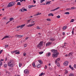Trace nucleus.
<instances>
[{"label":"nucleus","mask_w":76,"mask_h":76,"mask_svg":"<svg viewBox=\"0 0 76 76\" xmlns=\"http://www.w3.org/2000/svg\"><path fill=\"white\" fill-rule=\"evenodd\" d=\"M51 51L54 53L52 54L53 57L54 58L57 57V55L59 54V53L58 52V51L57 50L52 49Z\"/></svg>","instance_id":"nucleus-1"},{"label":"nucleus","mask_w":76,"mask_h":76,"mask_svg":"<svg viewBox=\"0 0 76 76\" xmlns=\"http://www.w3.org/2000/svg\"><path fill=\"white\" fill-rule=\"evenodd\" d=\"M14 63L13 61L12 60H10L7 63L8 66L10 67H12L13 66Z\"/></svg>","instance_id":"nucleus-2"},{"label":"nucleus","mask_w":76,"mask_h":76,"mask_svg":"<svg viewBox=\"0 0 76 76\" xmlns=\"http://www.w3.org/2000/svg\"><path fill=\"white\" fill-rule=\"evenodd\" d=\"M44 44V42L43 41L40 42L37 45V48H39V49H41L42 48Z\"/></svg>","instance_id":"nucleus-3"},{"label":"nucleus","mask_w":76,"mask_h":76,"mask_svg":"<svg viewBox=\"0 0 76 76\" xmlns=\"http://www.w3.org/2000/svg\"><path fill=\"white\" fill-rule=\"evenodd\" d=\"M15 2L13 1L11 2L8 4V7H12V6H13L15 5Z\"/></svg>","instance_id":"nucleus-4"},{"label":"nucleus","mask_w":76,"mask_h":76,"mask_svg":"<svg viewBox=\"0 0 76 76\" xmlns=\"http://www.w3.org/2000/svg\"><path fill=\"white\" fill-rule=\"evenodd\" d=\"M24 72L26 74V75H28L29 73V71L28 69H26L24 71Z\"/></svg>","instance_id":"nucleus-5"},{"label":"nucleus","mask_w":76,"mask_h":76,"mask_svg":"<svg viewBox=\"0 0 76 76\" xmlns=\"http://www.w3.org/2000/svg\"><path fill=\"white\" fill-rule=\"evenodd\" d=\"M52 44V42H48L46 43V46H49V45H51V44Z\"/></svg>","instance_id":"nucleus-6"},{"label":"nucleus","mask_w":76,"mask_h":76,"mask_svg":"<svg viewBox=\"0 0 76 76\" xmlns=\"http://www.w3.org/2000/svg\"><path fill=\"white\" fill-rule=\"evenodd\" d=\"M35 24V23H34L31 24H29V25H28L27 26V27H31V26H34Z\"/></svg>","instance_id":"nucleus-7"},{"label":"nucleus","mask_w":76,"mask_h":76,"mask_svg":"<svg viewBox=\"0 0 76 76\" xmlns=\"http://www.w3.org/2000/svg\"><path fill=\"white\" fill-rule=\"evenodd\" d=\"M25 25H26L25 24H23V25H20V28L22 29V28H23V27H24V26H25Z\"/></svg>","instance_id":"nucleus-8"},{"label":"nucleus","mask_w":76,"mask_h":76,"mask_svg":"<svg viewBox=\"0 0 76 76\" xmlns=\"http://www.w3.org/2000/svg\"><path fill=\"white\" fill-rule=\"evenodd\" d=\"M60 9V7H58L54 10H51V11H55V10H57V9Z\"/></svg>","instance_id":"nucleus-9"},{"label":"nucleus","mask_w":76,"mask_h":76,"mask_svg":"<svg viewBox=\"0 0 76 76\" xmlns=\"http://www.w3.org/2000/svg\"><path fill=\"white\" fill-rule=\"evenodd\" d=\"M64 65L65 66H67V65H68V62L67 61L65 62H64Z\"/></svg>","instance_id":"nucleus-10"},{"label":"nucleus","mask_w":76,"mask_h":76,"mask_svg":"<svg viewBox=\"0 0 76 76\" xmlns=\"http://www.w3.org/2000/svg\"><path fill=\"white\" fill-rule=\"evenodd\" d=\"M60 60V58H58V59H57L55 61V62H58V61H59Z\"/></svg>","instance_id":"nucleus-11"},{"label":"nucleus","mask_w":76,"mask_h":76,"mask_svg":"<svg viewBox=\"0 0 76 76\" xmlns=\"http://www.w3.org/2000/svg\"><path fill=\"white\" fill-rule=\"evenodd\" d=\"M9 37L7 36H5L1 39V40H3L4 38H9Z\"/></svg>","instance_id":"nucleus-12"},{"label":"nucleus","mask_w":76,"mask_h":76,"mask_svg":"<svg viewBox=\"0 0 76 76\" xmlns=\"http://www.w3.org/2000/svg\"><path fill=\"white\" fill-rule=\"evenodd\" d=\"M73 53L72 52L68 54V57H70V56H71L72 55H73Z\"/></svg>","instance_id":"nucleus-13"},{"label":"nucleus","mask_w":76,"mask_h":76,"mask_svg":"<svg viewBox=\"0 0 76 76\" xmlns=\"http://www.w3.org/2000/svg\"><path fill=\"white\" fill-rule=\"evenodd\" d=\"M55 63L57 64V66L58 67H60V64L58 62H55Z\"/></svg>","instance_id":"nucleus-14"},{"label":"nucleus","mask_w":76,"mask_h":76,"mask_svg":"<svg viewBox=\"0 0 76 76\" xmlns=\"http://www.w3.org/2000/svg\"><path fill=\"white\" fill-rule=\"evenodd\" d=\"M67 26H65L63 27L62 28V29L65 30L66 29H67Z\"/></svg>","instance_id":"nucleus-15"},{"label":"nucleus","mask_w":76,"mask_h":76,"mask_svg":"<svg viewBox=\"0 0 76 76\" xmlns=\"http://www.w3.org/2000/svg\"><path fill=\"white\" fill-rule=\"evenodd\" d=\"M50 40L52 41H55V39L54 38H50Z\"/></svg>","instance_id":"nucleus-16"},{"label":"nucleus","mask_w":76,"mask_h":76,"mask_svg":"<svg viewBox=\"0 0 76 76\" xmlns=\"http://www.w3.org/2000/svg\"><path fill=\"white\" fill-rule=\"evenodd\" d=\"M37 67L38 68H39V67H41V64H37Z\"/></svg>","instance_id":"nucleus-17"},{"label":"nucleus","mask_w":76,"mask_h":76,"mask_svg":"<svg viewBox=\"0 0 76 76\" xmlns=\"http://www.w3.org/2000/svg\"><path fill=\"white\" fill-rule=\"evenodd\" d=\"M48 16H54V14L53 13H50L48 15Z\"/></svg>","instance_id":"nucleus-18"},{"label":"nucleus","mask_w":76,"mask_h":76,"mask_svg":"<svg viewBox=\"0 0 76 76\" xmlns=\"http://www.w3.org/2000/svg\"><path fill=\"white\" fill-rule=\"evenodd\" d=\"M69 67L70 68V69H72V70H74V68H73V67H72L71 66V65L69 66Z\"/></svg>","instance_id":"nucleus-19"},{"label":"nucleus","mask_w":76,"mask_h":76,"mask_svg":"<svg viewBox=\"0 0 76 76\" xmlns=\"http://www.w3.org/2000/svg\"><path fill=\"white\" fill-rule=\"evenodd\" d=\"M17 51L18 50H16L13 51L12 52L11 51V53L12 54H13V53H16V52H17Z\"/></svg>","instance_id":"nucleus-20"},{"label":"nucleus","mask_w":76,"mask_h":76,"mask_svg":"<svg viewBox=\"0 0 76 76\" xmlns=\"http://www.w3.org/2000/svg\"><path fill=\"white\" fill-rule=\"evenodd\" d=\"M32 66L34 67H36V66L35 65V63H33L32 64Z\"/></svg>","instance_id":"nucleus-21"},{"label":"nucleus","mask_w":76,"mask_h":76,"mask_svg":"<svg viewBox=\"0 0 76 76\" xmlns=\"http://www.w3.org/2000/svg\"><path fill=\"white\" fill-rule=\"evenodd\" d=\"M45 75V73H43V72H42L40 75H39V76H42V75Z\"/></svg>","instance_id":"nucleus-22"},{"label":"nucleus","mask_w":76,"mask_h":76,"mask_svg":"<svg viewBox=\"0 0 76 76\" xmlns=\"http://www.w3.org/2000/svg\"><path fill=\"white\" fill-rule=\"evenodd\" d=\"M38 61L39 63H40V64H42V61L41 60H39Z\"/></svg>","instance_id":"nucleus-23"},{"label":"nucleus","mask_w":76,"mask_h":76,"mask_svg":"<svg viewBox=\"0 0 76 76\" xmlns=\"http://www.w3.org/2000/svg\"><path fill=\"white\" fill-rule=\"evenodd\" d=\"M47 55L49 57V56H51V53L49 52L48 53V55L47 54Z\"/></svg>","instance_id":"nucleus-24"},{"label":"nucleus","mask_w":76,"mask_h":76,"mask_svg":"<svg viewBox=\"0 0 76 76\" xmlns=\"http://www.w3.org/2000/svg\"><path fill=\"white\" fill-rule=\"evenodd\" d=\"M4 68H6V67L7 66V64H4Z\"/></svg>","instance_id":"nucleus-25"},{"label":"nucleus","mask_w":76,"mask_h":76,"mask_svg":"<svg viewBox=\"0 0 76 76\" xmlns=\"http://www.w3.org/2000/svg\"><path fill=\"white\" fill-rule=\"evenodd\" d=\"M32 7H33V5H29L28 6V8L29 9H31Z\"/></svg>","instance_id":"nucleus-26"},{"label":"nucleus","mask_w":76,"mask_h":76,"mask_svg":"<svg viewBox=\"0 0 76 76\" xmlns=\"http://www.w3.org/2000/svg\"><path fill=\"white\" fill-rule=\"evenodd\" d=\"M13 19H14V18H10V21H12V20H13Z\"/></svg>","instance_id":"nucleus-27"},{"label":"nucleus","mask_w":76,"mask_h":76,"mask_svg":"<svg viewBox=\"0 0 76 76\" xmlns=\"http://www.w3.org/2000/svg\"><path fill=\"white\" fill-rule=\"evenodd\" d=\"M22 12H24L23 11V8L21 9L20 10V11Z\"/></svg>","instance_id":"nucleus-28"},{"label":"nucleus","mask_w":76,"mask_h":76,"mask_svg":"<svg viewBox=\"0 0 76 76\" xmlns=\"http://www.w3.org/2000/svg\"><path fill=\"white\" fill-rule=\"evenodd\" d=\"M50 2H51V1H48H48H47L46 2V5H47V4H50Z\"/></svg>","instance_id":"nucleus-29"},{"label":"nucleus","mask_w":76,"mask_h":76,"mask_svg":"<svg viewBox=\"0 0 76 76\" xmlns=\"http://www.w3.org/2000/svg\"><path fill=\"white\" fill-rule=\"evenodd\" d=\"M23 35H18V38H22V37H23Z\"/></svg>","instance_id":"nucleus-30"},{"label":"nucleus","mask_w":76,"mask_h":76,"mask_svg":"<svg viewBox=\"0 0 76 76\" xmlns=\"http://www.w3.org/2000/svg\"><path fill=\"white\" fill-rule=\"evenodd\" d=\"M71 10V9L70 8H66V10Z\"/></svg>","instance_id":"nucleus-31"},{"label":"nucleus","mask_w":76,"mask_h":76,"mask_svg":"<svg viewBox=\"0 0 76 76\" xmlns=\"http://www.w3.org/2000/svg\"><path fill=\"white\" fill-rule=\"evenodd\" d=\"M20 53H19V52H16L15 53V54H19Z\"/></svg>","instance_id":"nucleus-32"},{"label":"nucleus","mask_w":76,"mask_h":76,"mask_svg":"<svg viewBox=\"0 0 76 76\" xmlns=\"http://www.w3.org/2000/svg\"><path fill=\"white\" fill-rule=\"evenodd\" d=\"M66 15H69L70 14V13L69 12H65Z\"/></svg>","instance_id":"nucleus-33"},{"label":"nucleus","mask_w":76,"mask_h":76,"mask_svg":"<svg viewBox=\"0 0 76 76\" xmlns=\"http://www.w3.org/2000/svg\"><path fill=\"white\" fill-rule=\"evenodd\" d=\"M69 76H74V74L72 73H70L69 75Z\"/></svg>","instance_id":"nucleus-34"},{"label":"nucleus","mask_w":76,"mask_h":76,"mask_svg":"<svg viewBox=\"0 0 76 76\" xmlns=\"http://www.w3.org/2000/svg\"><path fill=\"white\" fill-rule=\"evenodd\" d=\"M2 64L3 63L1 61H0V67H1V65H2Z\"/></svg>","instance_id":"nucleus-35"},{"label":"nucleus","mask_w":76,"mask_h":76,"mask_svg":"<svg viewBox=\"0 0 76 76\" xmlns=\"http://www.w3.org/2000/svg\"><path fill=\"white\" fill-rule=\"evenodd\" d=\"M17 4L18 5H21V4H20V2H18Z\"/></svg>","instance_id":"nucleus-36"},{"label":"nucleus","mask_w":76,"mask_h":76,"mask_svg":"<svg viewBox=\"0 0 76 76\" xmlns=\"http://www.w3.org/2000/svg\"><path fill=\"white\" fill-rule=\"evenodd\" d=\"M68 73V71L66 70L65 72V74H67Z\"/></svg>","instance_id":"nucleus-37"},{"label":"nucleus","mask_w":76,"mask_h":76,"mask_svg":"<svg viewBox=\"0 0 76 76\" xmlns=\"http://www.w3.org/2000/svg\"><path fill=\"white\" fill-rule=\"evenodd\" d=\"M44 52H40L39 53V54H42Z\"/></svg>","instance_id":"nucleus-38"},{"label":"nucleus","mask_w":76,"mask_h":76,"mask_svg":"<svg viewBox=\"0 0 76 76\" xmlns=\"http://www.w3.org/2000/svg\"><path fill=\"white\" fill-rule=\"evenodd\" d=\"M22 63H20L19 64V67H21V66H22Z\"/></svg>","instance_id":"nucleus-39"},{"label":"nucleus","mask_w":76,"mask_h":76,"mask_svg":"<svg viewBox=\"0 0 76 76\" xmlns=\"http://www.w3.org/2000/svg\"><path fill=\"white\" fill-rule=\"evenodd\" d=\"M46 20H47V21H51V19H50L49 18L47 19Z\"/></svg>","instance_id":"nucleus-40"},{"label":"nucleus","mask_w":76,"mask_h":76,"mask_svg":"<svg viewBox=\"0 0 76 76\" xmlns=\"http://www.w3.org/2000/svg\"><path fill=\"white\" fill-rule=\"evenodd\" d=\"M45 1V0H41L40 1V3H42L43 1Z\"/></svg>","instance_id":"nucleus-41"},{"label":"nucleus","mask_w":76,"mask_h":76,"mask_svg":"<svg viewBox=\"0 0 76 76\" xmlns=\"http://www.w3.org/2000/svg\"><path fill=\"white\" fill-rule=\"evenodd\" d=\"M41 15V13H40L36 14V16H38V15Z\"/></svg>","instance_id":"nucleus-42"},{"label":"nucleus","mask_w":76,"mask_h":76,"mask_svg":"<svg viewBox=\"0 0 76 76\" xmlns=\"http://www.w3.org/2000/svg\"><path fill=\"white\" fill-rule=\"evenodd\" d=\"M23 11H27V9H24V8H23Z\"/></svg>","instance_id":"nucleus-43"},{"label":"nucleus","mask_w":76,"mask_h":76,"mask_svg":"<svg viewBox=\"0 0 76 76\" xmlns=\"http://www.w3.org/2000/svg\"><path fill=\"white\" fill-rule=\"evenodd\" d=\"M8 46H9V45H6L5 46V48H7V47H8Z\"/></svg>","instance_id":"nucleus-44"},{"label":"nucleus","mask_w":76,"mask_h":76,"mask_svg":"<svg viewBox=\"0 0 76 76\" xmlns=\"http://www.w3.org/2000/svg\"><path fill=\"white\" fill-rule=\"evenodd\" d=\"M26 55V53H24L23 54V56H25Z\"/></svg>","instance_id":"nucleus-45"},{"label":"nucleus","mask_w":76,"mask_h":76,"mask_svg":"<svg viewBox=\"0 0 76 76\" xmlns=\"http://www.w3.org/2000/svg\"><path fill=\"white\" fill-rule=\"evenodd\" d=\"M66 44H67V43H66V42H65L64 43V46H65V47H66Z\"/></svg>","instance_id":"nucleus-46"},{"label":"nucleus","mask_w":76,"mask_h":76,"mask_svg":"<svg viewBox=\"0 0 76 76\" xmlns=\"http://www.w3.org/2000/svg\"><path fill=\"white\" fill-rule=\"evenodd\" d=\"M74 68H75V69H76V64H74Z\"/></svg>","instance_id":"nucleus-47"},{"label":"nucleus","mask_w":76,"mask_h":76,"mask_svg":"<svg viewBox=\"0 0 76 76\" xmlns=\"http://www.w3.org/2000/svg\"><path fill=\"white\" fill-rule=\"evenodd\" d=\"M74 19H72L70 21V22H74Z\"/></svg>","instance_id":"nucleus-48"},{"label":"nucleus","mask_w":76,"mask_h":76,"mask_svg":"<svg viewBox=\"0 0 76 76\" xmlns=\"http://www.w3.org/2000/svg\"><path fill=\"white\" fill-rule=\"evenodd\" d=\"M3 50H1V51L0 52V54H1V53H2V52H3Z\"/></svg>","instance_id":"nucleus-49"},{"label":"nucleus","mask_w":76,"mask_h":76,"mask_svg":"<svg viewBox=\"0 0 76 76\" xmlns=\"http://www.w3.org/2000/svg\"><path fill=\"white\" fill-rule=\"evenodd\" d=\"M20 28V26H17V28Z\"/></svg>","instance_id":"nucleus-50"},{"label":"nucleus","mask_w":76,"mask_h":76,"mask_svg":"<svg viewBox=\"0 0 76 76\" xmlns=\"http://www.w3.org/2000/svg\"><path fill=\"white\" fill-rule=\"evenodd\" d=\"M37 29H40V28H39V26H37Z\"/></svg>","instance_id":"nucleus-51"},{"label":"nucleus","mask_w":76,"mask_h":76,"mask_svg":"<svg viewBox=\"0 0 76 76\" xmlns=\"http://www.w3.org/2000/svg\"><path fill=\"white\" fill-rule=\"evenodd\" d=\"M24 46L25 47H27V45L26 44H25L24 45Z\"/></svg>","instance_id":"nucleus-52"},{"label":"nucleus","mask_w":76,"mask_h":76,"mask_svg":"<svg viewBox=\"0 0 76 76\" xmlns=\"http://www.w3.org/2000/svg\"><path fill=\"white\" fill-rule=\"evenodd\" d=\"M57 18H60V15H58V16H57Z\"/></svg>","instance_id":"nucleus-53"},{"label":"nucleus","mask_w":76,"mask_h":76,"mask_svg":"<svg viewBox=\"0 0 76 76\" xmlns=\"http://www.w3.org/2000/svg\"><path fill=\"white\" fill-rule=\"evenodd\" d=\"M72 35H73V34H74V31L73 30L72 31Z\"/></svg>","instance_id":"nucleus-54"},{"label":"nucleus","mask_w":76,"mask_h":76,"mask_svg":"<svg viewBox=\"0 0 76 76\" xmlns=\"http://www.w3.org/2000/svg\"><path fill=\"white\" fill-rule=\"evenodd\" d=\"M45 69H47V65H45Z\"/></svg>","instance_id":"nucleus-55"},{"label":"nucleus","mask_w":76,"mask_h":76,"mask_svg":"<svg viewBox=\"0 0 76 76\" xmlns=\"http://www.w3.org/2000/svg\"><path fill=\"white\" fill-rule=\"evenodd\" d=\"M75 7H71V9H75Z\"/></svg>","instance_id":"nucleus-56"},{"label":"nucleus","mask_w":76,"mask_h":76,"mask_svg":"<svg viewBox=\"0 0 76 76\" xmlns=\"http://www.w3.org/2000/svg\"><path fill=\"white\" fill-rule=\"evenodd\" d=\"M28 38H29L28 37H26L25 39L26 40H27V39H28Z\"/></svg>","instance_id":"nucleus-57"},{"label":"nucleus","mask_w":76,"mask_h":76,"mask_svg":"<svg viewBox=\"0 0 76 76\" xmlns=\"http://www.w3.org/2000/svg\"><path fill=\"white\" fill-rule=\"evenodd\" d=\"M15 37L17 38L18 37L19 38V35H16Z\"/></svg>","instance_id":"nucleus-58"},{"label":"nucleus","mask_w":76,"mask_h":76,"mask_svg":"<svg viewBox=\"0 0 76 76\" xmlns=\"http://www.w3.org/2000/svg\"><path fill=\"white\" fill-rule=\"evenodd\" d=\"M62 34H63V35H65V33H64V32H63L62 33Z\"/></svg>","instance_id":"nucleus-59"},{"label":"nucleus","mask_w":76,"mask_h":76,"mask_svg":"<svg viewBox=\"0 0 76 76\" xmlns=\"http://www.w3.org/2000/svg\"><path fill=\"white\" fill-rule=\"evenodd\" d=\"M7 57L5 59V61H7Z\"/></svg>","instance_id":"nucleus-60"},{"label":"nucleus","mask_w":76,"mask_h":76,"mask_svg":"<svg viewBox=\"0 0 76 76\" xmlns=\"http://www.w3.org/2000/svg\"><path fill=\"white\" fill-rule=\"evenodd\" d=\"M65 57H67V56H68V55L67 54H66L65 55Z\"/></svg>","instance_id":"nucleus-61"},{"label":"nucleus","mask_w":76,"mask_h":76,"mask_svg":"<svg viewBox=\"0 0 76 76\" xmlns=\"http://www.w3.org/2000/svg\"><path fill=\"white\" fill-rule=\"evenodd\" d=\"M3 61V59H1V60H0V61Z\"/></svg>","instance_id":"nucleus-62"},{"label":"nucleus","mask_w":76,"mask_h":76,"mask_svg":"<svg viewBox=\"0 0 76 76\" xmlns=\"http://www.w3.org/2000/svg\"><path fill=\"white\" fill-rule=\"evenodd\" d=\"M10 22V21H9L8 22H7V23H9V22Z\"/></svg>","instance_id":"nucleus-63"},{"label":"nucleus","mask_w":76,"mask_h":76,"mask_svg":"<svg viewBox=\"0 0 76 76\" xmlns=\"http://www.w3.org/2000/svg\"><path fill=\"white\" fill-rule=\"evenodd\" d=\"M15 76H19V75H15Z\"/></svg>","instance_id":"nucleus-64"}]
</instances>
